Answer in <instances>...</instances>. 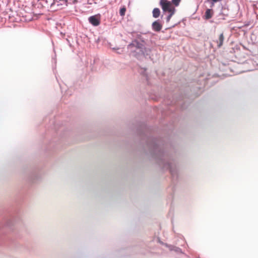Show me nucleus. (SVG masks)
<instances>
[{"instance_id": "f257e3e1", "label": "nucleus", "mask_w": 258, "mask_h": 258, "mask_svg": "<svg viewBox=\"0 0 258 258\" xmlns=\"http://www.w3.org/2000/svg\"><path fill=\"white\" fill-rule=\"evenodd\" d=\"M160 5L164 12H175V9L170 1L160 0Z\"/></svg>"}, {"instance_id": "f03ea898", "label": "nucleus", "mask_w": 258, "mask_h": 258, "mask_svg": "<svg viewBox=\"0 0 258 258\" xmlns=\"http://www.w3.org/2000/svg\"><path fill=\"white\" fill-rule=\"evenodd\" d=\"M89 22L93 26H98L100 23V19L97 16H92L89 18Z\"/></svg>"}, {"instance_id": "7ed1b4c3", "label": "nucleus", "mask_w": 258, "mask_h": 258, "mask_svg": "<svg viewBox=\"0 0 258 258\" xmlns=\"http://www.w3.org/2000/svg\"><path fill=\"white\" fill-rule=\"evenodd\" d=\"M152 27L154 31L159 32L162 29V25L157 20L152 23Z\"/></svg>"}, {"instance_id": "20e7f679", "label": "nucleus", "mask_w": 258, "mask_h": 258, "mask_svg": "<svg viewBox=\"0 0 258 258\" xmlns=\"http://www.w3.org/2000/svg\"><path fill=\"white\" fill-rule=\"evenodd\" d=\"M214 14L213 11L211 9H207L205 12L204 18L206 20L211 19Z\"/></svg>"}, {"instance_id": "39448f33", "label": "nucleus", "mask_w": 258, "mask_h": 258, "mask_svg": "<svg viewBox=\"0 0 258 258\" xmlns=\"http://www.w3.org/2000/svg\"><path fill=\"white\" fill-rule=\"evenodd\" d=\"M142 44L140 43L137 40H134L132 43L129 44L127 46L128 49H131L133 47H135L137 48H141Z\"/></svg>"}, {"instance_id": "423d86ee", "label": "nucleus", "mask_w": 258, "mask_h": 258, "mask_svg": "<svg viewBox=\"0 0 258 258\" xmlns=\"http://www.w3.org/2000/svg\"><path fill=\"white\" fill-rule=\"evenodd\" d=\"M224 39V36L223 33H222L219 35L218 40L216 41V43H217V46L218 48H220L222 46Z\"/></svg>"}, {"instance_id": "0eeeda50", "label": "nucleus", "mask_w": 258, "mask_h": 258, "mask_svg": "<svg viewBox=\"0 0 258 258\" xmlns=\"http://www.w3.org/2000/svg\"><path fill=\"white\" fill-rule=\"evenodd\" d=\"M153 17L155 18H157L160 15V11L158 8H154L153 10Z\"/></svg>"}, {"instance_id": "6e6552de", "label": "nucleus", "mask_w": 258, "mask_h": 258, "mask_svg": "<svg viewBox=\"0 0 258 258\" xmlns=\"http://www.w3.org/2000/svg\"><path fill=\"white\" fill-rule=\"evenodd\" d=\"M59 2H60V5H62L63 4H65V2L64 1H62V0H59V1H54L53 3L51 4V6H59V4H58Z\"/></svg>"}, {"instance_id": "1a4fd4ad", "label": "nucleus", "mask_w": 258, "mask_h": 258, "mask_svg": "<svg viewBox=\"0 0 258 258\" xmlns=\"http://www.w3.org/2000/svg\"><path fill=\"white\" fill-rule=\"evenodd\" d=\"M126 11L125 8H122L120 9L119 11V14L121 16H123L125 15V13Z\"/></svg>"}, {"instance_id": "9d476101", "label": "nucleus", "mask_w": 258, "mask_h": 258, "mask_svg": "<svg viewBox=\"0 0 258 258\" xmlns=\"http://www.w3.org/2000/svg\"><path fill=\"white\" fill-rule=\"evenodd\" d=\"M174 13L175 12H169V14L168 15V16L166 18V22H169L170 21L171 18L174 15Z\"/></svg>"}, {"instance_id": "9b49d317", "label": "nucleus", "mask_w": 258, "mask_h": 258, "mask_svg": "<svg viewBox=\"0 0 258 258\" xmlns=\"http://www.w3.org/2000/svg\"><path fill=\"white\" fill-rule=\"evenodd\" d=\"M180 0H172L171 2L172 3V5H174L175 6H178Z\"/></svg>"}]
</instances>
